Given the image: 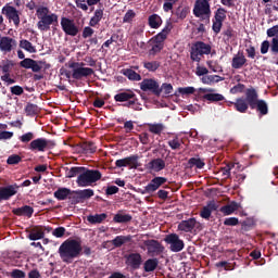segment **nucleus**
Returning <instances> with one entry per match:
<instances>
[{
    "instance_id": "a18cd8bd",
    "label": "nucleus",
    "mask_w": 278,
    "mask_h": 278,
    "mask_svg": "<svg viewBox=\"0 0 278 278\" xmlns=\"http://www.w3.org/2000/svg\"><path fill=\"white\" fill-rule=\"evenodd\" d=\"M114 223L116 224H128L132 220V216L127 214V215H122V213H117L114 218Z\"/></svg>"
},
{
    "instance_id": "393cba45",
    "label": "nucleus",
    "mask_w": 278,
    "mask_h": 278,
    "mask_svg": "<svg viewBox=\"0 0 278 278\" xmlns=\"http://www.w3.org/2000/svg\"><path fill=\"white\" fill-rule=\"evenodd\" d=\"M217 204L214 201L208 202L206 206L200 212V216L204 219H210L213 212L217 211Z\"/></svg>"
},
{
    "instance_id": "e433bc0d",
    "label": "nucleus",
    "mask_w": 278,
    "mask_h": 278,
    "mask_svg": "<svg viewBox=\"0 0 278 278\" xmlns=\"http://www.w3.org/2000/svg\"><path fill=\"white\" fill-rule=\"evenodd\" d=\"M78 193L81 203H84L87 200H90L91 197L94 195V191L91 188L78 189Z\"/></svg>"
},
{
    "instance_id": "c9c22d12",
    "label": "nucleus",
    "mask_w": 278,
    "mask_h": 278,
    "mask_svg": "<svg viewBox=\"0 0 278 278\" xmlns=\"http://www.w3.org/2000/svg\"><path fill=\"white\" fill-rule=\"evenodd\" d=\"M149 26L152 29H157L162 26L163 21L162 18L157 15V13H153L150 17H149Z\"/></svg>"
},
{
    "instance_id": "bf43d9fd",
    "label": "nucleus",
    "mask_w": 278,
    "mask_h": 278,
    "mask_svg": "<svg viewBox=\"0 0 278 278\" xmlns=\"http://www.w3.org/2000/svg\"><path fill=\"white\" fill-rule=\"evenodd\" d=\"M215 78L220 79V76L219 75H204V76H202L201 80L203 84L211 85L212 83L215 81Z\"/></svg>"
},
{
    "instance_id": "9d476101",
    "label": "nucleus",
    "mask_w": 278,
    "mask_h": 278,
    "mask_svg": "<svg viewBox=\"0 0 278 278\" xmlns=\"http://www.w3.org/2000/svg\"><path fill=\"white\" fill-rule=\"evenodd\" d=\"M2 14L9 21H13L15 27H18L21 25V12L15 7L10 5V3L5 4L2 8Z\"/></svg>"
},
{
    "instance_id": "c85d7f7f",
    "label": "nucleus",
    "mask_w": 278,
    "mask_h": 278,
    "mask_svg": "<svg viewBox=\"0 0 278 278\" xmlns=\"http://www.w3.org/2000/svg\"><path fill=\"white\" fill-rule=\"evenodd\" d=\"M254 110L260 114V116H265L269 113L268 104L265 100L258 99L254 104Z\"/></svg>"
},
{
    "instance_id": "4c0bfd02",
    "label": "nucleus",
    "mask_w": 278,
    "mask_h": 278,
    "mask_svg": "<svg viewBox=\"0 0 278 278\" xmlns=\"http://www.w3.org/2000/svg\"><path fill=\"white\" fill-rule=\"evenodd\" d=\"M40 112L39 106L33 102H27L25 108L26 116L34 117Z\"/></svg>"
},
{
    "instance_id": "20e7f679",
    "label": "nucleus",
    "mask_w": 278,
    "mask_h": 278,
    "mask_svg": "<svg viewBox=\"0 0 278 278\" xmlns=\"http://www.w3.org/2000/svg\"><path fill=\"white\" fill-rule=\"evenodd\" d=\"M193 15L201 21L210 24L212 16L210 0H195L193 7Z\"/></svg>"
},
{
    "instance_id": "2f4dec72",
    "label": "nucleus",
    "mask_w": 278,
    "mask_h": 278,
    "mask_svg": "<svg viewBox=\"0 0 278 278\" xmlns=\"http://www.w3.org/2000/svg\"><path fill=\"white\" fill-rule=\"evenodd\" d=\"M129 241H131V236H116L112 240V244L114 248L121 249L123 247V244H125L126 242H129Z\"/></svg>"
},
{
    "instance_id": "09e8293b",
    "label": "nucleus",
    "mask_w": 278,
    "mask_h": 278,
    "mask_svg": "<svg viewBox=\"0 0 278 278\" xmlns=\"http://www.w3.org/2000/svg\"><path fill=\"white\" fill-rule=\"evenodd\" d=\"M203 99L210 102H220L225 101V96L220 93H206L203 96Z\"/></svg>"
},
{
    "instance_id": "9b49d317",
    "label": "nucleus",
    "mask_w": 278,
    "mask_h": 278,
    "mask_svg": "<svg viewBox=\"0 0 278 278\" xmlns=\"http://www.w3.org/2000/svg\"><path fill=\"white\" fill-rule=\"evenodd\" d=\"M144 247L148 250V254L151 256H157L162 254L165 250L162 243H160L156 239H147L143 242Z\"/></svg>"
},
{
    "instance_id": "a211bd4d",
    "label": "nucleus",
    "mask_w": 278,
    "mask_h": 278,
    "mask_svg": "<svg viewBox=\"0 0 278 278\" xmlns=\"http://www.w3.org/2000/svg\"><path fill=\"white\" fill-rule=\"evenodd\" d=\"M201 223H199L195 218H189L186 220H181L178 224V230L185 232H192L194 229H200Z\"/></svg>"
},
{
    "instance_id": "49530a36",
    "label": "nucleus",
    "mask_w": 278,
    "mask_h": 278,
    "mask_svg": "<svg viewBox=\"0 0 278 278\" xmlns=\"http://www.w3.org/2000/svg\"><path fill=\"white\" fill-rule=\"evenodd\" d=\"M150 45L152 46V49L149 50V54L152 56L161 53L164 49V46L160 45L157 41H152V38L150 39Z\"/></svg>"
},
{
    "instance_id": "1a4fd4ad",
    "label": "nucleus",
    "mask_w": 278,
    "mask_h": 278,
    "mask_svg": "<svg viewBox=\"0 0 278 278\" xmlns=\"http://www.w3.org/2000/svg\"><path fill=\"white\" fill-rule=\"evenodd\" d=\"M164 241L170 245V251L174 253H179L185 248L182 239L177 233L166 235Z\"/></svg>"
},
{
    "instance_id": "5fc2aeb1",
    "label": "nucleus",
    "mask_w": 278,
    "mask_h": 278,
    "mask_svg": "<svg viewBox=\"0 0 278 278\" xmlns=\"http://www.w3.org/2000/svg\"><path fill=\"white\" fill-rule=\"evenodd\" d=\"M22 162V157L18 154L10 155L7 160L8 165H17Z\"/></svg>"
},
{
    "instance_id": "f8f14e48",
    "label": "nucleus",
    "mask_w": 278,
    "mask_h": 278,
    "mask_svg": "<svg viewBox=\"0 0 278 278\" xmlns=\"http://www.w3.org/2000/svg\"><path fill=\"white\" fill-rule=\"evenodd\" d=\"M59 16L55 13H50V15L41 17L37 22V28L40 31H48L51 29V25L58 24Z\"/></svg>"
},
{
    "instance_id": "f3484780",
    "label": "nucleus",
    "mask_w": 278,
    "mask_h": 278,
    "mask_svg": "<svg viewBox=\"0 0 278 278\" xmlns=\"http://www.w3.org/2000/svg\"><path fill=\"white\" fill-rule=\"evenodd\" d=\"M17 47L16 39L10 36H3L0 40V51L3 53H10Z\"/></svg>"
},
{
    "instance_id": "b1692460",
    "label": "nucleus",
    "mask_w": 278,
    "mask_h": 278,
    "mask_svg": "<svg viewBox=\"0 0 278 278\" xmlns=\"http://www.w3.org/2000/svg\"><path fill=\"white\" fill-rule=\"evenodd\" d=\"M248 63V59L245 55L241 52H238L237 55H233L231 60V67L233 70L242 68Z\"/></svg>"
},
{
    "instance_id": "a878e982",
    "label": "nucleus",
    "mask_w": 278,
    "mask_h": 278,
    "mask_svg": "<svg viewBox=\"0 0 278 278\" xmlns=\"http://www.w3.org/2000/svg\"><path fill=\"white\" fill-rule=\"evenodd\" d=\"M80 152L86 155L94 154L98 150L96 143L91 141H86L79 144Z\"/></svg>"
},
{
    "instance_id": "6e6552de",
    "label": "nucleus",
    "mask_w": 278,
    "mask_h": 278,
    "mask_svg": "<svg viewBox=\"0 0 278 278\" xmlns=\"http://www.w3.org/2000/svg\"><path fill=\"white\" fill-rule=\"evenodd\" d=\"M61 28L65 33V36L77 37L79 34V26L76 25L74 20L62 17Z\"/></svg>"
},
{
    "instance_id": "423d86ee",
    "label": "nucleus",
    "mask_w": 278,
    "mask_h": 278,
    "mask_svg": "<svg viewBox=\"0 0 278 278\" xmlns=\"http://www.w3.org/2000/svg\"><path fill=\"white\" fill-rule=\"evenodd\" d=\"M212 52V46L204 43L203 41H198L192 45L191 51H190V58L192 62H201V56L208 55Z\"/></svg>"
},
{
    "instance_id": "7c9ffc66",
    "label": "nucleus",
    "mask_w": 278,
    "mask_h": 278,
    "mask_svg": "<svg viewBox=\"0 0 278 278\" xmlns=\"http://www.w3.org/2000/svg\"><path fill=\"white\" fill-rule=\"evenodd\" d=\"M103 14H104V10L103 9H97L93 12V16L89 21V26L90 27H97L101 23Z\"/></svg>"
},
{
    "instance_id": "39448f33",
    "label": "nucleus",
    "mask_w": 278,
    "mask_h": 278,
    "mask_svg": "<svg viewBox=\"0 0 278 278\" xmlns=\"http://www.w3.org/2000/svg\"><path fill=\"white\" fill-rule=\"evenodd\" d=\"M116 102H126L124 106L130 108L134 111H141L140 104L136 97V93L128 89L127 91L118 92L114 96Z\"/></svg>"
},
{
    "instance_id": "3c124183",
    "label": "nucleus",
    "mask_w": 278,
    "mask_h": 278,
    "mask_svg": "<svg viewBox=\"0 0 278 278\" xmlns=\"http://www.w3.org/2000/svg\"><path fill=\"white\" fill-rule=\"evenodd\" d=\"M67 200H70V203L72 205H77V204L81 203L79 191H72V189H71V193L68 194Z\"/></svg>"
},
{
    "instance_id": "ddd939ff",
    "label": "nucleus",
    "mask_w": 278,
    "mask_h": 278,
    "mask_svg": "<svg viewBox=\"0 0 278 278\" xmlns=\"http://www.w3.org/2000/svg\"><path fill=\"white\" fill-rule=\"evenodd\" d=\"M168 179L164 178V176H155L150 184H148L144 187V191L142 192L143 194H152L157 191L162 186H164L165 182H167Z\"/></svg>"
},
{
    "instance_id": "c756f323",
    "label": "nucleus",
    "mask_w": 278,
    "mask_h": 278,
    "mask_svg": "<svg viewBox=\"0 0 278 278\" xmlns=\"http://www.w3.org/2000/svg\"><path fill=\"white\" fill-rule=\"evenodd\" d=\"M71 193V189L66 187H60L56 189V191L53 193L54 199L58 201H66L68 200V195Z\"/></svg>"
},
{
    "instance_id": "0eeeda50",
    "label": "nucleus",
    "mask_w": 278,
    "mask_h": 278,
    "mask_svg": "<svg viewBox=\"0 0 278 278\" xmlns=\"http://www.w3.org/2000/svg\"><path fill=\"white\" fill-rule=\"evenodd\" d=\"M55 147V141L53 139L47 138H36L28 144V150L33 152H46L48 150H53Z\"/></svg>"
},
{
    "instance_id": "a19ab883",
    "label": "nucleus",
    "mask_w": 278,
    "mask_h": 278,
    "mask_svg": "<svg viewBox=\"0 0 278 278\" xmlns=\"http://www.w3.org/2000/svg\"><path fill=\"white\" fill-rule=\"evenodd\" d=\"M191 12L190 7H178L175 11V15L177 18L185 20Z\"/></svg>"
},
{
    "instance_id": "4d7b16f0",
    "label": "nucleus",
    "mask_w": 278,
    "mask_h": 278,
    "mask_svg": "<svg viewBox=\"0 0 278 278\" xmlns=\"http://www.w3.org/2000/svg\"><path fill=\"white\" fill-rule=\"evenodd\" d=\"M245 88H247L245 85L239 83L236 86L230 88V93L231 94L243 93Z\"/></svg>"
},
{
    "instance_id": "6ab92c4d",
    "label": "nucleus",
    "mask_w": 278,
    "mask_h": 278,
    "mask_svg": "<svg viewBox=\"0 0 278 278\" xmlns=\"http://www.w3.org/2000/svg\"><path fill=\"white\" fill-rule=\"evenodd\" d=\"M126 265L132 269H139L143 263L142 255L139 253H130L125 256Z\"/></svg>"
},
{
    "instance_id": "37998d69",
    "label": "nucleus",
    "mask_w": 278,
    "mask_h": 278,
    "mask_svg": "<svg viewBox=\"0 0 278 278\" xmlns=\"http://www.w3.org/2000/svg\"><path fill=\"white\" fill-rule=\"evenodd\" d=\"M188 165L190 168L195 167L198 169H203L205 163L202 159L199 157H191L188 160Z\"/></svg>"
},
{
    "instance_id": "c03bdc74",
    "label": "nucleus",
    "mask_w": 278,
    "mask_h": 278,
    "mask_svg": "<svg viewBox=\"0 0 278 278\" xmlns=\"http://www.w3.org/2000/svg\"><path fill=\"white\" fill-rule=\"evenodd\" d=\"M161 66L160 61H146L143 62V67L148 70L149 73H155L157 68Z\"/></svg>"
},
{
    "instance_id": "338daca9",
    "label": "nucleus",
    "mask_w": 278,
    "mask_h": 278,
    "mask_svg": "<svg viewBox=\"0 0 278 278\" xmlns=\"http://www.w3.org/2000/svg\"><path fill=\"white\" fill-rule=\"evenodd\" d=\"M267 37L276 38L278 36V25H274L271 28L266 31Z\"/></svg>"
},
{
    "instance_id": "69168bd1",
    "label": "nucleus",
    "mask_w": 278,
    "mask_h": 278,
    "mask_svg": "<svg viewBox=\"0 0 278 278\" xmlns=\"http://www.w3.org/2000/svg\"><path fill=\"white\" fill-rule=\"evenodd\" d=\"M10 277L11 278H26V274H25V271H23L21 269H13L10 273Z\"/></svg>"
},
{
    "instance_id": "e2e57ef3",
    "label": "nucleus",
    "mask_w": 278,
    "mask_h": 278,
    "mask_svg": "<svg viewBox=\"0 0 278 278\" xmlns=\"http://www.w3.org/2000/svg\"><path fill=\"white\" fill-rule=\"evenodd\" d=\"M238 225H239L238 217H229V218H225V220H224V226L235 227Z\"/></svg>"
},
{
    "instance_id": "4468645a",
    "label": "nucleus",
    "mask_w": 278,
    "mask_h": 278,
    "mask_svg": "<svg viewBox=\"0 0 278 278\" xmlns=\"http://www.w3.org/2000/svg\"><path fill=\"white\" fill-rule=\"evenodd\" d=\"M140 90L144 92H152V94L160 97L161 96V89L160 85L155 79H144L140 83Z\"/></svg>"
},
{
    "instance_id": "864d4df0",
    "label": "nucleus",
    "mask_w": 278,
    "mask_h": 278,
    "mask_svg": "<svg viewBox=\"0 0 278 278\" xmlns=\"http://www.w3.org/2000/svg\"><path fill=\"white\" fill-rule=\"evenodd\" d=\"M179 2V0H164L163 3V10L165 13L170 12L173 10L174 5Z\"/></svg>"
},
{
    "instance_id": "7ed1b4c3",
    "label": "nucleus",
    "mask_w": 278,
    "mask_h": 278,
    "mask_svg": "<svg viewBox=\"0 0 278 278\" xmlns=\"http://www.w3.org/2000/svg\"><path fill=\"white\" fill-rule=\"evenodd\" d=\"M102 174L99 169H89L84 167L83 174L78 175L76 180L78 187L87 188L92 186V184L101 180Z\"/></svg>"
},
{
    "instance_id": "412c9836",
    "label": "nucleus",
    "mask_w": 278,
    "mask_h": 278,
    "mask_svg": "<svg viewBox=\"0 0 278 278\" xmlns=\"http://www.w3.org/2000/svg\"><path fill=\"white\" fill-rule=\"evenodd\" d=\"M251 110H255V103L258 100V93L254 87L245 89V98Z\"/></svg>"
},
{
    "instance_id": "ea45409f",
    "label": "nucleus",
    "mask_w": 278,
    "mask_h": 278,
    "mask_svg": "<svg viewBox=\"0 0 278 278\" xmlns=\"http://www.w3.org/2000/svg\"><path fill=\"white\" fill-rule=\"evenodd\" d=\"M182 139L178 136L174 137L173 139H169L167 144L170 147L173 151H179L182 149Z\"/></svg>"
},
{
    "instance_id": "13d9d810",
    "label": "nucleus",
    "mask_w": 278,
    "mask_h": 278,
    "mask_svg": "<svg viewBox=\"0 0 278 278\" xmlns=\"http://www.w3.org/2000/svg\"><path fill=\"white\" fill-rule=\"evenodd\" d=\"M160 90H161V93L163 91V93L165 96H168L174 91V88H173L172 84L163 83L162 87H160Z\"/></svg>"
},
{
    "instance_id": "0e129e2a",
    "label": "nucleus",
    "mask_w": 278,
    "mask_h": 278,
    "mask_svg": "<svg viewBox=\"0 0 278 278\" xmlns=\"http://www.w3.org/2000/svg\"><path fill=\"white\" fill-rule=\"evenodd\" d=\"M135 16H136L135 11H134V10H128V11L126 12L124 18H123V22L130 24V23H132Z\"/></svg>"
},
{
    "instance_id": "774afa93",
    "label": "nucleus",
    "mask_w": 278,
    "mask_h": 278,
    "mask_svg": "<svg viewBox=\"0 0 278 278\" xmlns=\"http://www.w3.org/2000/svg\"><path fill=\"white\" fill-rule=\"evenodd\" d=\"M270 51L278 54V35L271 39Z\"/></svg>"
},
{
    "instance_id": "72a5a7b5",
    "label": "nucleus",
    "mask_w": 278,
    "mask_h": 278,
    "mask_svg": "<svg viewBox=\"0 0 278 278\" xmlns=\"http://www.w3.org/2000/svg\"><path fill=\"white\" fill-rule=\"evenodd\" d=\"M122 73L124 76H126L129 80L132 81H140L142 79V76L140 74L130 68H124Z\"/></svg>"
},
{
    "instance_id": "aec40b11",
    "label": "nucleus",
    "mask_w": 278,
    "mask_h": 278,
    "mask_svg": "<svg viewBox=\"0 0 278 278\" xmlns=\"http://www.w3.org/2000/svg\"><path fill=\"white\" fill-rule=\"evenodd\" d=\"M170 30H172V25H170V23H167L161 33H159L157 35L152 37V41H155V42L160 43L162 47H164L165 41L168 38V33Z\"/></svg>"
},
{
    "instance_id": "f704fd0d",
    "label": "nucleus",
    "mask_w": 278,
    "mask_h": 278,
    "mask_svg": "<svg viewBox=\"0 0 278 278\" xmlns=\"http://www.w3.org/2000/svg\"><path fill=\"white\" fill-rule=\"evenodd\" d=\"M108 218L106 213H100L96 215H90L87 217V220L91 225L102 224L104 219Z\"/></svg>"
},
{
    "instance_id": "603ef678",
    "label": "nucleus",
    "mask_w": 278,
    "mask_h": 278,
    "mask_svg": "<svg viewBox=\"0 0 278 278\" xmlns=\"http://www.w3.org/2000/svg\"><path fill=\"white\" fill-rule=\"evenodd\" d=\"M84 170H85V167H72L70 169V172L67 173V177L74 178L78 175L80 176V175H83Z\"/></svg>"
},
{
    "instance_id": "cd10ccee",
    "label": "nucleus",
    "mask_w": 278,
    "mask_h": 278,
    "mask_svg": "<svg viewBox=\"0 0 278 278\" xmlns=\"http://www.w3.org/2000/svg\"><path fill=\"white\" fill-rule=\"evenodd\" d=\"M27 238L31 241L45 239V230L42 226H35V228L28 233Z\"/></svg>"
},
{
    "instance_id": "79ce46f5",
    "label": "nucleus",
    "mask_w": 278,
    "mask_h": 278,
    "mask_svg": "<svg viewBox=\"0 0 278 278\" xmlns=\"http://www.w3.org/2000/svg\"><path fill=\"white\" fill-rule=\"evenodd\" d=\"M20 49L25 50L26 52L29 53H36L37 49L35 48V46L28 41V39H21L20 41Z\"/></svg>"
},
{
    "instance_id": "5701e85b",
    "label": "nucleus",
    "mask_w": 278,
    "mask_h": 278,
    "mask_svg": "<svg viewBox=\"0 0 278 278\" xmlns=\"http://www.w3.org/2000/svg\"><path fill=\"white\" fill-rule=\"evenodd\" d=\"M12 213L15 216L31 218L34 216V207L29 205H24L22 207L13 208Z\"/></svg>"
},
{
    "instance_id": "58836bf2",
    "label": "nucleus",
    "mask_w": 278,
    "mask_h": 278,
    "mask_svg": "<svg viewBox=\"0 0 278 278\" xmlns=\"http://www.w3.org/2000/svg\"><path fill=\"white\" fill-rule=\"evenodd\" d=\"M238 203L237 202H232L228 205H224L220 207V213H223L224 215L228 216V215H231L233 214L235 212L238 211Z\"/></svg>"
},
{
    "instance_id": "052dcab7",
    "label": "nucleus",
    "mask_w": 278,
    "mask_h": 278,
    "mask_svg": "<svg viewBox=\"0 0 278 278\" xmlns=\"http://www.w3.org/2000/svg\"><path fill=\"white\" fill-rule=\"evenodd\" d=\"M223 26H224V23L213 18L212 30L216 34V36L222 31Z\"/></svg>"
},
{
    "instance_id": "de8ad7c7",
    "label": "nucleus",
    "mask_w": 278,
    "mask_h": 278,
    "mask_svg": "<svg viewBox=\"0 0 278 278\" xmlns=\"http://www.w3.org/2000/svg\"><path fill=\"white\" fill-rule=\"evenodd\" d=\"M213 20L219 21L220 23H225V21L227 20V10L225 8H218L215 11Z\"/></svg>"
},
{
    "instance_id": "f257e3e1",
    "label": "nucleus",
    "mask_w": 278,
    "mask_h": 278,
    "mask_svg": "<svg viewBox=\"0 0 278 278\" xmlns=\"http://www.w3.org/2000/svg\"><path fill=\"white\" fill-rule=\"evenodd\" d=\"M81 243L77 239H66L59 249L61 261L66 264H72L81 254Z\"/></svg>"
},
{
    "instance_id": "4be33fe9",
    "label": "nucleus",
    "mask_w": 278,
    "mask_h": 278,
    "mask_svg": "<svg viewBox=\"0 0 278 278\" xmlns=\"http://www.w3.org/2000/svg\"><path fill=\"white\" fill-rule=\"evenodd\" d=\"M147 168L154 173H161V170L166 168V162L160 157L153 159L148 163Z\"/></svg>"
},
{
    "instance_id": "2eb2a0df",
    "label": "nucleus",
    "mask_w": 278,
    "mask_h": 278,
    "mask_svg": "<svg viewBox=\"0 0 278 278\" xmlns=\"http://www.w3.org/2000/svg\"><path fill=\"white\" fill-rule=\"evenodd\" d=\"M138 161H139L138 155H131V156H128V157H125V159L117 160L115 165L118 168L129 167V169H136L140 166Z\"/></svg>"
},
{
    "instance_id": "473e14b6",
    "label": "nucleus",
    "mask_w": 278,
    "mask_h": 278,
    "mask_svg": "<svg viewBox=\"0 0 278 278\" xmlns=\"http://www.w3.org/2000/svg\"><path fill=\"white\" fill-rule=\"evenodd\" d=\"M159 260L157 258H149L143 263L144 273H153L157 268Z\"/></svg>"
},
{
    "instance_id": "bb28decb",
    "label": "nucleus",
    "mask_w": 278,
    "mask_h": 278,
    "mask_svg": "<svg viewBox=\"0 0 278 278\" xmlns=\"http://www.w3.org/2000/svg\"><path fill=\"white\" fill-rule=\"evenodd\" d=\"M249 103L247 102V99L241 97L237 98L235 101V111L245 114L249 111Z\"/></svg>"
},
{
    "instance_id": "6e6d98bb",
    "label": "nucleus",
    "mask_w": 278,
    "mask_h": 278,
    "mask_svg": "<svg viewBox=\"0 0 278 278\" xmlns=\"http://www.w3.org/2000/svg\"><path fill=\"white\" fill-rule=\"evenodd\" d=\"M49 13H50V10L47 7L37 8V18H39V21H41L42 17L48 16Z\"/></svg>"
},
{
    "instance_id": "8fccbe9b",
    "label": "nucleus",
    "mask_w": 278,
    "mask_h": 278,
    "mask_svg": "<svg viewBox=\"0 0 278 278\" xmlns=\"http://www.w3.org/2000/svg\"><path fill=\"white\" fill-rule=\"evenodd\" d=\"M149 131L155 134L156 136H161L162 131L165 129L164 124L156 123V124H149Z\"/></svg>"
},
{
    "instance_id": "f03ea898",
    "label": "nucleus",
    "mask_w": 278,
    "mask_h": 278,
    "mask_svg": "<svg viewBox=\"0 0 278 278\" xmlns=\"http://www.w3.org/2000/svg\"><path fill=\"white\" fill-rule=\"evenodd\" d=\"M85 62H68V67L72 71L68 70H61V76L66 77L67 79H76L81 80L83 78L90 77L94 74V71L90 67H85Z\"/></svg>"
},
{
    "instance_id": "dca6fc26",
    "label": "nucleus",
    "mask_w": 278,
    "mask_h": 278,
    "mask_svg": "<svg viewBox=\"0 0 278 278\" xmlns=\"http://www.w3.org/2000/svg\"><path fill=\"white\" fill-rule=\"evenodd\" d=\"M20 186L17 184L0 187V203L9 201L11 197L17 194Z\"/></svg>"
},
{
    "instance_id": "680f3d73",
    "label": "nucleus",
    "mask_w": 278,
    "mask_h": 278,
    "mask_svg": "<svg viewBox=\"0 0 278 278\" xmlns=\"http://www.w3.org/2000/svg\"><path fill=\"white\" fill-rule=\"evenodd\" d=\"M178 92L181 93L182 96L185 94H193L195 92V88L192 86L188 87H179Z\"/></svg>"
}]
</instances>
